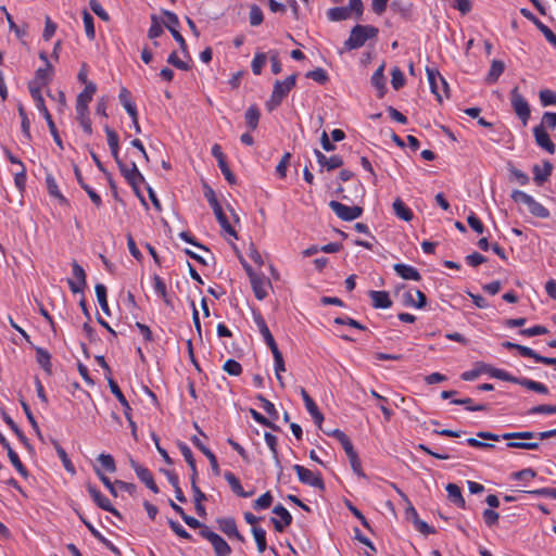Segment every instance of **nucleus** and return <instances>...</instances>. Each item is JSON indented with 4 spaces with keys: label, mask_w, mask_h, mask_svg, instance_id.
Here are the masks:
<instances>
[{
    "label": "nucleus",
    "mask_w": 556,
    "mask_h": 556,
    "mask_svg": "<svg viewBox=\"0 0 556 556\" xmlns=\"http://www.w3.org/2000/svg\"><path fill=\"white\" fill-rule=\"evenodd\" d=\"M478 438L483 440L491 441H500V440H510V439H534L538 438L540 440L549 439L556 437V428L542 432H532V431H520V432H506L503 434H495L489 431H479L477 433Z\"/></svg>",
    "instance_id": "f257e3e1"
},
{
    "label": "nucleus",
    "mask_w": 556,
    "mask_h": 556,
    "mask_svg": "<svg viewBox=\"0 0 556 556\" xmlns=\"http://www.w3.org/2000/svg\"><path fill=\"white\" fill-rule=\"evenodd\" d=\"M378 35V29L371 25H355L350 37L345 40L344 47L348 50H354L363 47L368 39H372Z\"/></svg>",
    "instance_id": "f03ea898"
},
{
    "label": "nucleus",
    "mask_w": 556,
    "mask_h": 556,
    "mask_svg": "<svg viewBox=\"0 0 556 556\" xmlns=\"http://www.w3.org/2000/svg\"><path fill=\"white\" fill-rule=\"evenodd\" d=\"M28 88H29V92H30V96L35 102V105L37 108V110L42 114V116L45 117V119L47 121V124H48V127H49V130L54 139V142L61 148L63 149V144H62V140L60 138V135L58 132V129L55 127V124L52 119V116L51 114L49 113L46 104H45V100H43V97H42V93L39 89V87H34L33 84H29L28 85Z\"/></svg>",
    "instance_id": "7ed1b4c3"
},
{
    "label": "nucleus",
    "mask_w": 556,
    "mask_h": 556,
    "mask_svg": "<svg viewBox=\"0 0 556 556\" xmlns=\"http://www.w3.org/2000/svg\"><path fill=\"white\" fill-rule=\"evenodd\" d=\"M296 75H290L285 80H276L270 99L267 101L266 106L268 111L278 108L291 89L295 86Z\"/></svg>",
    "instance_id": "20e7f679"
},
{
    "label": "nucleus",
    "mask_w": 556,
    "mask_h": 556,
    "mask_svg": "<svg viewBox=\"0 0 556 556\" xmlns=\"http://www.w3.org/2000/svg\"><path fill=\"white\" fill-rule=\"evenodd\" d=\"M117 165L123 177L131 186L135 193L141 198L142 203L146 204L144 199L140 195V186L144 182V177L138 169L136 163L130 162L127 164L121 160L117 162Z\"/></svg>",
    "instance_id": "39448f33"
},
{
    "label": "nucleus",
    "mask_w": 556,
    "mask_h": 556,
    "mask_svg": "<svg viewBox=\"0 0 556 556\" xmlns=\"http://www.w3.org/2000/svg\"><path fill=\"white\" fill-rule=\"evenodd\" d=\"M426 73L432 93L442 102L443 97H448V85L446 80L437 68L427 67Z\"/></svg>",
    "instance_id": "423d86ee"
},
{
    "label": "nucleus",
    "mask_w": 556,
    "mask_h": 556,
    "mask_svg": "<svg viewBox=\"0 0 556 556\" xmlns=\"http://www.w3.org/2000/svg\"><path fill=\"white\" fill-rule=\"evenodd\" d=\"M510 103L513 106L514 112L519 117V119L522 122L523 126L527 125L529 118H530V105L526 98L519 92L518 87H515L511 89L509 93Z\"/></svg>",
    "instance_id": "0eeeda50"
},
{
    "label": "nucleus",
    "mask_w": 556,
    "mask_h": 556,
    "mask_svg": "<svg viewBox=\"0 0 556 556\" xmlns=\"http://www.w3.org/2000/svg\"><path fill=\"white\" fill-rule=\"evenodd\" d=\"M250 282L257 300L262 301L268 295V289L271 288L269 279L263 274H256L250 266L247 268Z\"/></svg>",
    "instance_id": "6e6552de"
},
{
    "label": "nucleus",
    "mask_w": 556,
    "mask_h": 556,
    "mask_svg": "<svg viewBox=\"0 0 556 556\" xmlns=\"http://www.w3.org/2000/svg\"><path fill=\"white\" fill-rule=\"evenodd\" d=\"M293 470L296 472L301 483L318 489L320 491L325 490V483L320 472H315L298 464L293 465Z\"/></svg>",
    "instance_id": "1a4fd4ad"
},
{
    "label": "nucleus",
    "mask_w": 556,
    "mask_h": 556,
    "mask_svg": "<svg viewBox=\"0 0 556 556\" xmlns=\"http://www.w3.org/2000/svg\"><path fill=\"white\" fill-rule=\"evenodd\" d=\"M199 533L203 539L207 540L212 544L216 556L230 555L231 547L229 544L219 534L212 531L208 527H204L203 530Z\"/></svg>",
    "instance_id": "9d476101"
},
{
    "label": "nucleus",
    "mask_w": 556,
    "mask_h": 556,
    "mask_svg": "<svg viewBox=\"0 0 556 556\" xmlns=\"http://www.w3.org/2000/svg\"><path fill=\"white\" fill-rule=\"evenodd\" d=\"M329 207L342 220L351 222L362 216L363 208L358 205L349 206L339 201H330Z\"/></svg>",
    "instance_id": "9b49d317"
},
{
    "label": "nucleus",
    "mask_w": 556,
    "mask_h": 556,
    "mask_svg": "<svg viewBox=\"0 0 556 556\" xmlns=\"http://www.w3.org/2000/svg\"><path fill=\"white\" fill-rule=\"evenodd\" d=\"M130 467L136 472L138 479L146 484L153 493H159V486L156 485L152 472L144 466L137 463L135 459H129Z\"/></svg>",
    "instance_id": "f8f14e48"
},
{
    "label": "nucleus",
    "mask_w": 556,
    "mask_h": 556,
    "mask_svg": "<svg viewBox=\"0 0 556 556\" xmlns=\"http://www.w3.org/2000/svg\"><path fill=\"white\" fill-rule=\"evenodd\" d=\"M252 315H253V320L260 331V333L262 334L263 337V340L264 342L266 343V345L273 350L275 348H278L277 346V343L269 330V328L267 327V324L265 321V319L263 318L262 314L258 312V311H253L252 312Z\"/></svg>",
    "instance_id": "ddd939ff"
},
{
    "label": "nucleus",
    "mask_w": 556,
    "mask_h": 556,
    "mask_svg": "<svg viewBox=\"0 0 556 556\" xmlns=\"http://www.w3.org/2000/svg\"><path fill=\"white\" fill-rule=\"evenodd\" d=\"M273 513L279 517V519L271 518L275 530L277 532H283L285 529L292 523L293 518L291 514L281 504L276 505L273 509Z\"/></svg>",
    "instance_id": "4468645a"
},
{
    "label": "nucleus",
    "mask_w": 556,
    "mask_h": 556,
    "mask_svg": "<svg viewBox=\"0 0 556 556\" xmlns=\"http://www.w3.org/2000/svg\"><path fill=\"white\" fill-rule=\"evenodd\" d=\"M87 491L94 501V503L103 510L113 514L114 516L121 517L118 510H116L111 504L110 500L104 496L94 485L88 484Z\"/></svg>",
    "instance_id": "2eb2a0df"
},
{
    "label": "nucleus",
    "mask_w": 556,
    "mask_h": 556,
    "mask_svg": "<svg viewBox=\"0 0 556 556\" xmlns=\"http://www.w3.org/2000/svg\"><path fill=\"white\" fill-rule=\"evenodd\" d=\"M533 135L535 139V143L546 150L548 153H555L556 147L555 143L551 140L548 134L544 129L543 125H538L533 128Z\"/></svg>",
    "instance_id": "dca6fc26"
},
{
    "label": "nucleus",
    "mask_w": 556,
    "mask_h": 556,
    "mask_svg": "<svg viewBox=\"0 0 556 556\" xmlns=\"http://www.w3.org/2000/svg\"><path fill=\"white\" fill-rule=\"evenodd\" d=\"M219 530L226 534L229 539H237L240 542H244V538L238 531L236 520L231 517L220 518L217 520Z\"/></svg>",
    "instance_id": "f3484780"
},
{
    "label": "nucleus",
    "mask_w": 556,
    "mask_h": 556,
    "mask_svg": "<svg viewBox=\"0 0 556 556\" xmlns=\"http://www.w3.org/2000/svg\"><path fill=\"white\" fill-rule=\"evenodd\" d=\"M54 68L52 64H48V66L39 67L35 72V78L29 84H33L34 87H39L41 90V87L48 86L50 81L53 78Z\"/></svg>",
    "instance_id": "a211bd4d"
},
{
    "label": "nucleus",
    "mask_w": 556,
    "mask_h": 556,
    "mask_svg": "<svg viewBox=\"0 0 556 556\" xmlns=\"http://www.w3.org/2000/svg\"><path fill=\"white\" fill-rule=\"evenodd\" d=\"M300 394L303 399V402L305 404V408L307 409V412L309 413V415L312 416L314 422L317 425V426H320L321 422L324 421V416L323 414L319 412L316 403L314 402V400L308 395V393L306 392V390L304 388H301L300 390Z\"/></svg>",
    "instance_id": "6ab92c4d"
},
{
    "label": "nucleus",
    "mask_w": 556,
    "mask_h": 556,
    "mask_svg": "<svg viewBox=\"0 0 556 556\" xmlns=\"http://www.w3.org/2000/svg\"><path fill=\"white\" fill-rule=\"evenodd\" d=\"M426 303L427 298L420 290L407 291L403 294V304L405 306L422 308Z\"/></svg>",
    "instance_id": "aec40b11"
},
{
    "label": "nucleus",
    "mask_w": 556,
    "mask_h": 556,
    "mask_svg": "<svg viewBox=\"0 0 556 556\" xmlns=\"http://www.w3.org/2000/svg\"><path fill=\"white\" fill-rule=\"evenodd\" d=\"M371 85L377 90L378 98H383L387 92V79L384 76V64H381L371 76Z\"/></svg>",
    "instance_id": "412c9836"
},
{
    "label": "nucleus",
    "mask_w": 556,
    "mask_h": 556,
    "mask_svg": "<svg viewBox=\"0 0 556 556\" xmlns=\"http://www.w3.org/2000/svg\"><path fill=\"white\" fill-rule=\"evenodd\" d=\"M393 269L405 280L419 281L421 279L419 271L414 266L399 263L393 266Z\"/></svg>",
    "instance_id": "4be33fe9"
},
{
    "label": "nucleus",
    "mask_w": 556,
    "mask_h": 556,
    "mask_svg": "<svg viewBox=\"0 0 556 556\" xmlns=\"http://www.w3.org/2000/svg\"><path fill=\"white\" fill-rule=\"evenodd\" d=\"M533 179L538 186H542L545 181L548 180L552 175L553 165L548 161L543 162V165H534L533 166Z\"/></svg>",
    "instance_id": "5701e85b"
},
{
    "label": "nucleus",
    "mask_w": 556,
    "mask_h": 556,
    "mask_svg": "<svg viewBox=\"0 0 556 556\" xmlns=\"http://www.w3.org/2000/svg\"><path fill=\"white\" fill-rule=\"evenodd\" d=\"M224 478L228 482L231 491L238 496L247 498L253 495L254 491H244L240 480L231 471H226Z\"/></svg>",
    "instance_id": "b1692460"
},
{
    "label": "nucleus",
    "mask_w": 556,
    "mask_h": 556,
    "mask_svg": "<svg viewBox=\"0 0 556 556\" xmlns=\"http://www.w3.org/2000/svg\"><path fill=\"white\" fill-rule=\"evenodd\" d=\"M369 296L375 308H389L392 305L389 293L387 291H369Z\"/></svg>",
    "instance_id": "393cba45"
},
{
    "label": "nucleus",
    "mask_w": 556,
    "mask_h": 556,
    "mask_svg": "<svg viewBox=\"0 0 556 556\" xmlns=\"http://www.w3.org/2000/svg\"><path fill=\"white\" fill-rule=\"evenodd\" d=\"M214 215L216 216V219L218 224L220 225L222 229L230 235L231 237L237 239V233L233 227L230 225V223L227 219V216L225 215L220 204L218 203L217 206H212Z\"/></svg>",
    "instance_id": "a878e982"
},
{
    "label": "nucleus",
    "mask_w": 556,
    "mask_h": 556,
    "mask_svg": "<svg viewBox=\"0 0 556 556\" xmlns=\"http://www.w3.org/2000/svg\"><path fill=\"white\" fill-rule=\"evenodd\" d=\"M104 131L106 134V140L108 144L110 147L112 156L114 157L115 162L117 163L121 161L119 159V144H118V136L117 134L110 128L109 126L104 127Z\"/></svg>",
    "instance_id": "bb28decb"
},
{
    "label": "nucleus",
    "mask_w": 556,
    "mask_h": 556,
    "mask_svg": "<svg viewBox=\"0 0 556 556\" xmlns=\"http://www.w3.org/2000/svg\"><path fill=\"white\" fill-rule=\"evenodd\" d=\"M80 520L84 522V525L87 527V529L90 531V533L99 541L101 542L106 548L112 551L115 554H119V549L105 536H103L93 526L91 522L87 521L85 518L80 516Z\"/></svg>",
    "instance_id": "cd10ccee"
},
{
    "label": "nucleus",
    "mask_w": 556,
    "mask_h": 556,
    "mask_svg": "<svg viewBox=\"0 0 556 556\" xmlns=\"http://www.w3.org/2000/svg\"><path fill=\"white\" fill-rule=\"evenodd\" d=\"M75 176L77 178L78 184L87 192V194L89 195L92 203L94 205H97L98 207L101 206V204H102L101 197L94 191L93 188H91L89 185L84 182L80 170L77 167L75 168Z\"/></svg>",
    "instance_id": "c85d7f7f"
},
{
    "label": "nucleus",
    "mask_w": 556,
    "mask_h": 556,
    "mask_svg": "<svg viewBox=\"0 0 556 556\" xmlns=\"http://www.w3.org/2000/svg\"><path fill=\"white\" fill-rule=\"evenodd\" d=\"M447 496L457 507L465 508V500L462 495V490L458 485L454 483H448L446 485Z\"/></svg>",
    "instance_id": "c756f323"
},
{
    "label": "nucleus",
    "mask_w": 556,
    "mask_h": 556,
    "mask_svg": "<svg viewBox=\"0 0 556 556\" xmlns=\"http://www.w3.org/2000/svg\"><path fill=\"white\" fill-rule=\"evenodd\" d=\"M46 186H47L48 193L51 197L56 198L60 201V203H62V204L67 203V200L61 193V191L58 187V184L51 174H47V176H46Z\"/></svg>",
    "instance_id": "7c9ffc66"
},
{
    "label": "nucleus",
    "mask_w": 556,
    "mask_h": 556,
    "mask_svg": "<svg viewBox=\"0 0 556 556\" xmlns=\"http://www.w3.org/2000/svg\"><path fill=\"white\" fill-rule=\"evenodd\" d=\"M179 448H180V452H181L186 463L188 464V467H190V469H191L190 479H197L198 478L197 465H195V460L193 458V454H192L190 447L186 443H180Z\"/></svg>",
    "instance_id": "2f4dec72"
},
{
    "label": "nucleus",
    "mask_w": 556,
    "mask_h": 556,
    "mask_svg": "<svg viewBox=\"0 0 556 556\" xmlns=\"http://www.w3.org/2000/svg\"><path fill=\"white\" fill-rule=\"evenodd\" d=\"M505 64L500 60H493L489 73L486 75V83L494 84L500 76L504 73Z\"/></svg>",
    "instance_id": "473e14b6"
},
{
    "label": "nucleus",
    "mask_w": 556,
    "mask_h": 556,
    "mask_svg": "<svg viewBox=\"0 0 556 556\" xmlns=\"http://www.w3.org/2000/svg\"><path fill=\"white\" fill-rule=\"evenodd\" d=\"M94 290H96L97 300H98V303H99L101 309L103 311V313L105 315L110 316L111 311H110L108 298H106V287L102 283H97L94 287Z\"/></svg>",
    "instance_id": "72a5a7b5"
},
{
    "label": "nucleus",
    "mask_w": 556,
    "mask_h": 556,
    "mask_svg": "<svg viewBox=\"0 0 556 556\" xmlns=\"http://www.w3.org/2000/svg\"><path fill=\"white\" fill-rule=\"evenodd\" d=\"M393 210L395 215L405 222H409L413 218L412 210L401 199H396L393 202Z\"/></svg>",
    "instance_id": "f704fd0d"
},
{
    "label": "nucleus",
    "mask_w": 556,
    "mask_h": 556,
    "mask_svg": "<svg viewBox=\"0 0 556 556\" xmlns=\"http://www.w3.org/2000/svg\"><path fill=\"white\" fill-rule=\"evenodd\" d=\"M36 361L48 374H51V355L42 348H36Z\"/></svg>",
    "instance_id": "c9c22d12"
},
{
    "label": "nucleus",
    "mask_w": 556,
    "mask_h": 556,
    "mask_svg": "<svg viewBox=\"0 0 556 556\" xmlns=\"http://www.w3.org/2000/svg\"><path fill=\"white\" fill-rule=\"evenodd\" d=\"M252 534L256 543L257 552L263 554L267 548L266 531L261 527H252Z\"/></svg>",
    "instance_id": "e433bc0d"
},
{
    "label": "nucleus",
    "mask_w": 556,
    "mask_h": 556,
    "mask_svg": "<svg viewBox=\"0 0 556 556\" xmlns=\"http://www.w3.org/2000/svg\"><path fill=\"white\" fill-rule=\"evenodd\" d=\"M260 116V110L257 109L256 105H251L248 108L244 118L250 129L254 130L257 128Z\"/></svg>",
    "instance_id": "4c0bfd02"
},
{
    "label": "nucleus",
    "mask_w": 556,
    "mask_h": 556,
    "mask_svg": "<svg viewBox=\"0 0 556 556\" xmlns=\"http://www.w3.org/2000/svg\"><path fill=\"white\" fill-rule=\"evenodd\" d=\"M153 289H154V292L164 300L166 305H172V302L167 295L166 285L160 276H156V275L154 276Z\"/></svg>",
    "instance_id": "58836bf2"
},
{
    "label": "nucleus",
    "mask_w": 556,
    "mask_h": 556,
    "mask_svg": "<svg viewBox=\"0 0 556 556\" xmlns=\"http://www.w3.org/2000/svg\"><path fill=\"white\" fill-rule=\"evenodd\" d=\"M96 91H97L96 84L92 83V81H89L85 86V89L77 96L76 102L89 104L90 101L92 100L93 94L96 93Z\"/></svg>",
    "instance_id": "ea45409f"
},
{
    "label": "nucleus",
    "mask_w": 556,
    "mask_h": 556,
    "mask_svg": "<svg viewBox=\"0 0 556 556\" xmlns=\"http://www.w3.org/2000/svg\"><path fill=\"white\" fill-rule=\"evenodd\" d=\"M8 457L13 465V467L16 469V471L24 478L28 477V470L24 466V464L21 462L17 453L13 448H9Z\"/></svg>",
    "instance_id": "a19ab883"
},
{
    "label": "nucleus",
    "mask_w": 556,
    "mask_h": 556,
    "mask_svg": "<svg viewBox=\"0 0 556 556\" xmlns=\"http://www.w3.org/2000/svg\"><path fill=\"white\" fill-rule=\"evenodd\" d=\"M525 439H510L507 440L508 443L506 444V447L509 448H522V450H539L540 443L539 442H523Z\"/></svg>",
    "instance_id": "79ce46f5"
},
{
    "label": "nucleus",
    "mask_w": 556,
    "mask_h": 556,
    "mask_svg": "<svg viewBox=\"0 0 556 556\" xmlns=\"http://www.w3.org/2000/svg\"><path fill=\"white\" fill-rule=\"evenodd\" d=\"M529 212L539 218H547L549 216L548 210L539 203L534 198L528 204Z\"/></svg>",
    "instance_id": "37998d69"
},
{
    "label": "nucleus",
    "mask_w": 556,
    "mask_h": 556,
    "mask_svg": "<svg viewBox=\"0 0 556 556\" xmlns=\"http://www.w3.org/2000/svg\"><path fill=\"white\" fill-rule=\"evenodd\" d=\"M264 439H265V442L267 444V446L269 447L271 454H273V458L276 463V465L278 467H281L280 465V459H279V453H278V448H277V445H278V440H277V437L269 433V432H266L265 435H264Z\"/></svg>",
    "instance_id": "c03bdc74"
},
{
    "label": "nucleus",
    "mask_w": 556,
    "mask_h": 556,
    "mask_svg": "<svg viewBox=\"0 0 556 556\" xmlns=\"http://www.w3.org/2000/svg\"><path fill=\"white\" fill-rule=\"evenodd\" d=\"M519 386H522L528 390L538 392L540 394H548V389L545 384L528 378H521Z\"/></svg>",
    "instance_id": "a18cd8bd"
},
{
    "label": "nucleus",
    "mask_w": 556,
    "mask_h": 556,
    "mask_svg": "<svg viewBox=\"0 0 556 556\" xmlns=\"http://www.w3.org/2000/svg\"><path fill=\"white\" fill-rule=\"evenodd\" d=\"M109 382V387H110V390L111 392L116 396V399L118 400V402L121 403V405L126 408V409H130V406H129V403L128 401L126 400L125 395L123 394L122 390L119 389L118 384L116 383L115 380H113L112 378H109L108 380Z\"/></svg>",
    "instance_id": "49530a36"
},
{
    "label": "nucleus",
    "mask_w": 556,
    "mask_h": 556,
    "mask_svg": "<svg viewBox=\"0 0 556 556\" xmlns=\"http://www.w3.org/2000/svg\"><path fill=\"white\" fill-rule=\"evenodd\" d=\"M97 460L99 462V464L105 471L111 472V473L116 471V464H115V460L112 455L101 453L98 456Z\"/></svg>",
    "instance_id": "de8ad7c7"
},
{
    "label": "nucleus",
    "mask_w": 556,
    "mask_h": 556,
    "mask_svg": "<svg viewBox=\"0 0 556 556\" xmlns=\"http://www.w3.org/2000/svg\"><path fill=\"white\" fill-rule=\"evenodd\" d=\"M264 21L262 9L256 4L250 5L249 22L251 26H258Z\"/></svg>",
    "instance_id": "09e8293b"
},
{
    "label": "nucleus",
    "mask_w": 556,
    "mask_h": 556,
    "mask_svg": "<svg viewBox=\"0 0 556 556\" xmlns=\"http://www.w3.org/2000/svg\"><path fill=\"white\" fill-rule=\"evenodd\" d=\"M329 20L339 22L344 21L351 15V11L348 8H332L327 13Z\"/></svg>",
    "instance_id": "8fccbe9b"
},
{
    "label": "nucleus",
    "mask_w": 556,
    "mask_h": 556,
    "mask_svg": "<svg viewBox=\"0 0 556 556\" xmlns=\"http://www.w3.org/2000/svg\"><path fill=\"white\" fill-rule=\"evenodd\" d=\"M267 56L264 52L255 53L252 62L251 68L254 75H261L263 66L266 64Z\"/></svg>",
    "instance_id": "3c124183"
},
{
    "label": "nucleus",
    "mask_w": 556,
    "mask_h": 556,
    "mask_svg": "<svg viewBox=\"0 0 556 556\" xmlns=\"http://www.w3.org/2000/svg\"><path fill=\"white\" fill-rule=\"evenodd\" d=\"M83 22H84V27H85L86 36L90 40L94 39L96 31H94L93 17L86 10L83 11Z\"/></svg>",
    "instance_id": "603ef678"
},
{
    "label": "nucleus",
    "mask_w": 556,
    "mask_h": 556,
    "mask_svg": "<svg viewBox=\"0 0 556 556\" xmlns=\"http://www.w3.org/2000/svg\"><path fill=\"white\" fill-rule=\"evenodd\" d=\"M273 503V495L270 492H265L253 503V508L255 510H264L270 507Z\"/></svg>",
    "instance_id": "864d4df0"
},
{
    "label": "nucleus",
    "mask_w": 556,
    "mask_h": 556,
    "mask_svg": "<svg viewBox=\"0 0 556 556\" xmlns=\"http://www.w3.org/2000/svg\"><path fill=\"white\" fill-rule=\"evenodd\" d=\"M94 472L96 475L98 476V478L100 479V481L104 484V486L109 490V492L113 495V496H117V491H116V486L117 484L114 482H112L104 473L103 471L98 468V467H94Z\"/></svg>",
    "instance_id": "5fc2aeb1"
},
{
    "label": "nucleus",
    "mask_w": 556,
    "mask_h": 556,
    "mask_svg": "<svg viewBox=\"0 0 556 556\" xmlns=\"http://www.w3.org/2000/svg\"><path fill=\"white\" fill-rule=\"evenodd\" d=\"M492 378H496L502 381L513 382L516 384H520V380H521V378L515 377V376L510 375L509 372H507L506 370L498 369V368H494V370H492Z\"/></svg>",
    "instance_id": "6e6d98bb"
},
{
    "label": "nucleus",
    "mask_w": 556,
    "mask_h": 556,
    "mask_svg": "<svg viewBox=\"0 0 556 556\" xmlns=\"http://www.w3.org/2000/svg\"><path fill=\"white\" fill-rule=\"evenodd\" d=\"M536 472L532 468H526L510 475V479L529 482L534 479Z\"/></svg>",
    "instance_id": "4d7b16f0"
},
{
    "label": "nucleus",
    "mask_w": 556,
    "mask_h": 556,
    "mask_svg": "<svg viewBox=\"0 0 556 556\" xmlns=\"http://www.w3.org/2000/svg\"><path fill=\"white\" fill-rule=\"evenodd\" d=\"M163 15L166 17V21L164 22L166 28L173 33V30H177V27L179 26V20L178 16L168 10H162Z\"/></svg>",
    "instance_id": "13d9d810"
},
{
    "label": "nucleus",
    "mask_w": 556,
    "mask_h": 556,
    "mask_svg": "<svg viewBox=\"0 0 556 556\" xmlns=\"http://www.w3.org/2000/svg\"><path fill=\"white\" fill-rule=\"evenodd\" d=\"M0 11L2 13H4L5 15V18L8 21V24H9V28L10 30H13L15 33V35L18 37V38H22L26 35V30L24 29H21L14 22L12 15L8 12L7 8L4 5L0 7Z\"/></svg>",
    "instance_id": "bf43d9fd"
},
{
    "label": "nucleus",
    "mask_w": 556,
    "mask_h": 556,
    "mask_svg": "<svg viewBox=\"0 0 556 556\" xmlns=\"http://www.w3.org/2000/svg\"><path fill=\"white\" fill-rule=\"evenodd\" d=\"M391 85L395 90L401 89L405 85V77L399 67H393L391 71Z\"/></svg>",
    "instance_id": "052dcab7"
},
{
    "label": "nucleus",
    "mask_w": 556,
    "mask_h": 556,
    "mask_svg": "<svg viewBox=\"0 0 556 556\" xmlns=\"http://www.w3.org/2000/svg\"><path fill=\"white\" fill-rule=\"evenodd\" d=\"M55 448H56L58 456L60 457L66 471L71 472V473H75V467L72 464L71 459L68 458L65 450L62 446H60L56 442H55Z\"/></svg>",
    "instance_id": "680f3d73"
},
{
    "label": "nucleus",
    "mask_w": 556,
    "mask_h": 556,
    "mask_svg": "<svg viewBox=\"0 0 556 556\" xmlns=\"http://www.w3.org/2000/svg\"><path fill=\"white\" fill-rule=\"evenodd\" d=\"M223 369L230 376H239L242 372L241 364L232 358H229L224 363Z\"/></svg>",
    "instance_id": "e2e57ef3"
},
{
    "label": "nucleus",
    "mask_w": 556,
    "mask_h": 556,
    "mask_svg": "<svg viewBox=\"0 0 556 556\" xmlns=\"http://www.w3.org/2000/svg\"><path fill=\"white\" fill-rule=\"evenodd\" d=\"M539 98L543 106L556 105V93L551 89L541 90Z\"/></svg>",
    "instance_id": "0e129e2a"
},
{
    "label": "nucleus",
    "mask_w": 556,
    "mask_h": 556,
    "mask_svg": "<svg viewBox=\"0 0 556 556\" xmlns=\"http://www.w3.org/2000/svg\"><path fill=\"white\" fill-rule=\"evenodd\" d=\"M257 400L262 403L263 409L269 415L270 418H273L274 420H277L279 418L278 410L270 401H268L261 394L257 395Z\"/></svg>",
    "instance_id": "69168bd1"
},
{
    "label": "nucleus",
    "mask_w": 556,
    "mask_h": 556,
    "mask_svg": "<svg viewBox=\"0 0 556 556\" xmlns=\"http://www.w3.org/2000/svg\"><path fill=\"white\" fill-rule=\"evenodd\" d=\"M168 526L173 532L181 539L192 541V535L186 531V529L177 521L169 519Z\"/></svg>",
    "instance_id": "338daca9"
},
{
    "label": "nucleus",
    "mask_w": 556,
    "mask_h": 556,
    "mask_svg": "<svg viewBox=\"0 0 556 556\" xmlns=\"http://www.w3.org/2000/svg\"><path fill=\"white\" fill-rule=\"evenodd\" d=\"M482 517H483L484 523L489 528H492V527L496 526L498 523V520H500L498 513H496L495 510H493L491 508L484 509L483 513H482Z\"/></svg>",
    "instance_id": "774afa93"
}]
</instances>
